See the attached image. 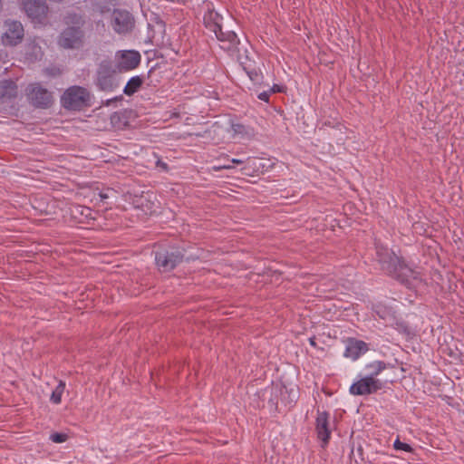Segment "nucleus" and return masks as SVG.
<instances>
[{
    "instance_id": "dca6fc26",
    "label": "nucleus",
    "mask_w": 464,
    "mask_h": 464,
    "mask_svg": "<svg viewBox=\"0 0 464 464\" xmlns=\"http://www.w3.org/2000/svg\"><path fill=\"white\" fill-rule=\"evenodd\" d=\"M143 83V77L140 75L132 76L123 89L124 94L130 96L133 95L141 87Z\"/></svg>"
},
{
    "instance_id": "423d86ee",
    "label": "nucleus",
    "mask_w": 464,
    "mask_h": 464,
    "mask_svg": "<svg viewBox=\"0 0 464 464\" xmlns=\"http://www.w3.org/2000/svg\"><path fill=\"white\" fill-rule=\"evenodd\" d=\"M183 255L178 250H160L155 254V261L162 272L172 270L182 260Z\"/></svg>"
},
{
    "instance_id": "473e14b6",
    "label": "nucleus",
    "mask_w": 464,
    "mask_h": 464,
    "mask_svg": "<svg viewBox=\"0 0 464 464\" xmlns=\"http://www.w3.org/2000/svg\"><path fill=\"white\" fill-rule=\"evenodd\" d=\"M309 343L312 346H315V341H314V338H310L309 339Z\"/></svg>"
},
{
    "instance_id": "c85d7f7f",
    "label": "nucleus",
    "mask_w": 464,
    "mask_h": 464,
    "mask_svg": "<svg viewBox=\"0 0 464 464\" xmlns=\"http://www.w3.org/2000/svg\"><path fill=\"white\" fill-rule=\"evenodd\" d=\"M157 166L163 170H168V164L160 160L157 161Z\"/></svg>"
},
{
    "instance_id": "f8f14e48",
    "label": "nucleus",
    "mask_w": 464,
    "mask_h": 464,
    "mask_svg": "<svg viewBox=\"0 0 464 464\" xmlns=\"http://www.w3.org/2000/svg\"><path fill=\"white\" fill-rule=\"evenodd\" d=\"M5 32L2 37L3 44L5 45H16L21 43L24 37L23 24L18 21H6Z\"/></svg>"
},
{
    "instance_id": "f3484780",
    "label": "nucleus",
    "mask_w": 464,
    "mask_h": 464,
    "mask_svg": "<svg viewBox=\"0 0 464 464\" xmlns=\"http://www.w3.org/2000/svg\"><path fill=\"white\" fill-rule=\"evenodd\" d=\"M386 369V363L382 361L372 362L365 366V370L368 372L367 377L376 378L383 370Z\"/></svg>"
},
{
    "instance_id": "7ed1b4c3",
    "label": "nucleus",
    "mask_w": 464,
    "mask_h": 464,
    "mask_svg": "<svg viewBox=\"0 0 464 464\" xmlns=\"http://www.w3.org/2000/svg\"><path fill=\"white\" fill-rule=\"evenodd\" d=\"M90 98L91 95L87 89L81 86H72L64 92L61 102L66 109L80 110L89 104Z\"/></svg>"
},
{
    "instance_id": "6e6552de",
    "label": "nucleus",
    "mask_w": 464,
    "mask_h": 464,
    "mask_svg": "<svg viewBox=\"0 0 464 464\" xmlns=\"http://www.w3.org/2000/svg\"><path fill=\"white\" fill-rule=\"evenodd\" d=\"M382 389V382L376 378L364 376L354 382L349 389L353 395L361 396L376 392Z\"/></svg>"
},
{
    "instance_id": "9d476101",
    "label": "nucleus",
    "mask_w": 464,
    "mask_h": 464,
    "mask_svg": "<svg viewBox=\"0 0 464 464\" xmlns=\"http://www.w3.org/2000/svg\"><path fill=\"white\" fill-rule=\"evenodd\" d=\"M315 430L318 440L322 442V447H325L329 442L332 433L330 414L328 412L317 411Z\"/></svg>"
},
{
    "instance_id": "4468645a",
    "label": "nucleus",
    "mask_w": 464,
    "mask_h": 464,
    "mask_svg": "<svg viewBox=\"0 0 464 464\" xmlns=\"http://www.w3.org/2000/svg\"><path fill=\"white\" fill-rule=\"evenodd\" d=\"M367 351L368 345L365 342L352 338L346 342L343 356L355 361Z\"/></svg>"
},
{
    "instance_id": "393cba45",
    "label": "nucleus",
    "mask_w": 464,
    "mask_h": 464,
    "mask_svg": "<svg viewBox=\"0 0 464 464\" xmlns=\"http://www.w3.org/2000/svg\"><path fill=\"white\" fill-rule=\"evenodd\" d=\"M72 212L80 213L81 215L84 216L85 218H88L92 214V210L90 208L82 207V206H76L74 208V210Z\"/></svg>"
},
{
    "instance_id": "ddd939ff",
    "label": "nucleus",
    "mask_w": 464,
    "mask_h": 464,
    "mask_svg": "<svg viewBox=\"0 0 464 464\" xmlns=\"http://www.w3.org/2000/svg\"><path fill=\"white\" fill-rule=\"evenodd\" d=\"M203 24L209 32H218L223 17L214 9L212 3L204 5Z\"/></svg>"
},
{
    "instance_id": "a211bd4d",
    "label": "nucleus",
    "mask_w": 464,
    "mask_h": 464,
    "mask_svg": "<svg viewBox=\"0 0 464 464\" xmlns=\"http://www.w3.org/2000/svg\"><path fill=\"white\" fill-rule=\"evenodd\" d=\"M231 130L234 136H240L242 138H251L255 134L252 128L240 123H233L231 125Z\"/></svg>"
},
{
    "instance_id": "cd10ccee",
    "label": "nucleus",
    "mask_w": 464,
    "mask_h": 464,
    "mask_svg": "<svg viewBox=\"0 0 464 464\" xmlns=\"http://www.w3.org/2000/svg\"><path fill=\"white\" fill-rule=\"evenodd\" d=\"M258 99L263 102H268L269 100V93L267 92H263L258 94Z\"/></svg>"
},
{
    "instance_id": "c9c22d12",
    "label": "nucleus",
    "mask_w": 464,
    "mask_h": 464,
    "mask_svg": "<svg viewBox=\"0 0 464 464\" xmlns=\"http://www.w3.org/2000/svg\"><path fill=\"white\" fill-rule=\"evenodd\" d=\"M120 99H121V96H120V97H115V99H114V100H120Z\"/></svg>"
},
{
    "instance_id": "2f4dec72",
    "label": "nucleus",
    "mask_w": 464,
    "mask_h": 464,
    "mask_svg": "<svg viewBox=\"0 0 464 464\" xmlns=\"http://www.w3.org/2000/svg\"><path fill=\"white\" fill-rule=\"evenodd\" d=\"M271 92H281V88L278 85L275 84L272 87Z\"/></svg>"
},
{
    "instance_id": "0eeeda50",
    "label": "nucleus",
    "mask_w": 464,
    "mask_h": 464,
    "mask_svg": "<svg viewBox=\"0 0 464 464\" xmlns=\"http://www.w3.org/2000/svg\"><path fill=\"white\" fill-rule=\"evenodd\" d=\"M26 95L30 102L41 108H47L52 103V94L39 83L30 84L26 89Z\"/></svg>"
},
{
    "instance_id": "39448f33",
    "label": "nucleus",
    "mask_w": 464,
    "mask_h": 464,
    "mask_svg": "<svg viewBox=\"0 0 464 464\" xmlns=\"http://www.w3.org/2000/svg\"><path fill=\"white\" fill-rule=\"evenodd\" d=\"M111 25L116 34L125 35L134 29L135 19L127 10L115 9L111 14Z\"/></svg>"
},
{
    "instance_id": "c756f323",
    "label": "nucleus",
    "mask_w": 464,
    "mask_h": 464,
    "mask_svg": "<svg viewBox=\"0 0 464 464\" xmlns=\"http://www.w3.org/2000/svg\"><path fill=\"white\" fill-rule=\"evenodd\" d=\"M227 161L233 166V164H241L243 163V160H239V159H230V160H227Z\"/></svg>"
},
{
    "instance_id": "f257e3e1",
    "label": "nucleus",
    "mask_w": 464,
    "mask_h": 464,
    "mask_svg": "<svg viewBox=\"0 0 464 464\" xmlns=\"http://www.w3.org/2000/svg\"><path fill=\"white\" fill-rule=\"evenodd\" d=\"M376 255L382 269L392 276H395L409 288H416L421 283L419 272L405 265L399 256L387 246L377 244Z\"/></svg>"
},
{
    "instance_id": "bb28decb",
    "label": "nucleus",
    "mask_w": 464,
    "mask_h": 464,
    "mask_svg": "<svg viewBox=\"0 0 464 464\" xmlns=\"http://www.w3.org/2000/svg\"><path fill=\"white\" fill-rule=\"evenodd\" d=\"M233 168V166L227 161V163H222V164H218V165H215L213 166V169L215 170H221V169H229Z\"/></svg>"
},
{
    "instance_id": "a878e982",
    "label": "nucleus",
    "mask_w": 464,
    "mask_h": 464,
    "mask_svg": "<svg viewBox=\"0 0 464 464\" xmlns=\"http://www.w3.org/2000/svg\"><path fill=\"white\" fill-rule=\"evenodd\" d=\"M114 194V190L111 188H107L104 191H102L99 193V197L101 200H105L107 198H110Z\"/></svg>"
},
{
    "instance_id": "72a5a7b5",
    "label": "nucleus",
    "mask_w": 464,
    "mask_h": 464,
    "mask_svg": "<svg viewBox=\"0 0 464 464\" xmlns=\"http://www.w3.org/2000/svg\"><path fill=\"white\" fill-rule=\"evenodd\" d=\"M46 72H47L48 74H51V75H54L55 74V72H50L49 70H46Z\"/></svg>"
},
{
    "instance_id": "4be33fe9",
    "label": "nucleus",
    "mask_w": 464,
    "mask_h": 464,
    "mask_svg": "<svg viewBox=\"0 0 464 464\" xmlns=\"http://www.w3.org/2000/svg\"><path fill=\"white\" fill-rule=\"evenodd\" d=\"M53 443H63L68 440V435L63 432H53L49 437Z\"/></svg>"
},
{
    "instance_id": "2eb2a0df",
    "label": "nucleus",
    "mask_w": 464,
    "mask_h": 464,
    "mask_svg": "<svg viewBox=\"0 0 464 464\" xmlns=\"http://www.w3.org/2000/svg\"><path fill=\"white\" fill-rule=\"evenodd\" d=\"M217 40L220 42L221 48L224 50H230L237 46L239 43L237 35L233 31H222V26L218 28V32H213Z\"/></svg>"
},
{
    "instance_id": "5701e85b",
    "label": "nucleus",
    "mask_w": 464,
    "mask_h": 464,
    "mask_svg": "<svg viewBox=\"0 0 464 464\" xmlns=\"http://www.w3.org/2000/svg\"><path fill=\"white\" fill-rule=\"evenodd\" d=\"M244 69L252 82H257L260 80L261 75L256 69H247L246 67Z\"/></svg>"
},
{
    "instance_id": "20e7f679",
    "label": "nucleus",
    "mask_w": 464,
    "mask_h": 464,
    "mask_svg": "<svg viewBox=\"0 0 464 464\" xmlns=\"http://www.w3.org/2000/svg\"><path fill=\"white\" fill-rule=\"evenodd\" d=\"M76 26L65 29L59 37V45L65 49H72L80 46L82 39V32L80 29L82 17L73 14L68 17Z\"/></svg>"
},
{
    "instance_id": "1a4fd4ad",
    "label": "nucleus",
    "mask_w": 464,
    "mask_h": 464,
    "mask_svg": "<svg viewBox=\"0 0 464 464\" xmlns=\"http://www.w3.org/2000/svg\"><path fill=\"white\" fill-rule=\"evenodd\" d=\"M117 68L121 72L134 70L140 63L141 56L135 50H122L116 53Z\"/></svg>"
},
{
    "instance_id": "412c9836",
    "label": "nucleus",
    "mask_w": 464,
    "mask_h": 464,
    "mask_svg": "<svg viewBox=\"0 0 464 464\" xmlns=\"http://www.w3.org/2000/svg\"><path fill=\"white\" fill-rule=\"evenodd\" d=\"M393 448H394V450H399V451H405V452H412L413 451V449L410 444L401 441L399 438H397L394 440Z\"/></svg>"
},
{
    "instance_id": "b1692460",
    "label": "nucleus",
    "mask_w": 464,
    "mask_h": 464,
    "mask_svg": "<svg viewBox=\"0 0 464 464\" xmlns=\"http://www.w3.org/2000/svg\"><path fill=\"white\" fill-rule=\"evenodd\" d=\"M3 87L5 89H10V92H6L9 96H14L16 94V85L12 81H5L3 82Z\"/></svg>"
},
{
    "instance_id": "9b49d317",
    "label": "nucleus",
    "mask_w": 464,
    "mask_h": 464,
    "mask_svg": "<svg viewBox=\"0 0 464 464\" xmlns=\"http://www.w3.org/2000/svg\"><path fill=\"white\" fill-rule=\"evenodd\" d=\"M23 7L33 22L41 24L47 14V5L44 0H22Z\"/></svg>"
},
{
    "instance_id": "aec40b11",
    "label": "nucleus",
    "mask_w": 464,
    "mask_h": 464,
    "mask_svg": "<svg viewBox=\"0 0 464 464\" xmlns=\"http://www.w3.org/2000/svg\"><path fill=\"white\" fill-rule=\"evenodd\" d=\"M375 312L378 316L383 319L385 322L392 323L393 321V314L391 310L386 307H376Z\"/></svg>"
},
{
    "instance_id": "f03ea898",
    "label": "nucleus",
    "mask_w": 464,
    "mask_h": 464,
    "mask_svg": "<svg viewBox=\"0 0 464 464\" xmlns=\"http://www.w3.org/2000/svg\"><path fill=\"white\" fill-rule=\"evenodd\" d=\"M95 85L102 92H114L120 85L117 80L115 70L110 62H102L95 74Z\"/></svg>"
},
{
    "instance_id": "7c9ffc66",
    "label": "nucleus",
    "mask_w": 464,
    "mask_h": 464,
    "mask_svg": "<svg viewBox=\"0 0 464 464\" xmlns=\"http://www.w3.org/2000/svg\"><path fill=\"white\" fill-rule=\"evenodd\" d=\"M34 56H35V58H37V57H38V55H40V56L42 55V51H41V48H40V47H36V46H34Z\"/></svg>"
},
{
    "instance_id": "f704fd0d",
    "label": "nucleus",
    "mask_w": 464,
    "mask_h": 464,
    "mask_svg": "<svg viewBox=\"0 0 464 464\" xmlns=\"http://www.w3.org/2000/svg\"><path fill=\"white\" fill-rule=\"evenodd\" d=\"M111 102V100H108L106 104L109 105Z\"/></svg>"
},
{
    "instance_id": "6ab92c4d",
    "label": "nucleus",
    "mask_w": 464,
    "mask_h": 464,
    "mask_svg": "<svg viewBox=\"0 0 464 464\" xmlns=\"http://www.w3.org/2000/svg\"><path fill=\"white\" fill-rule=\"evenodd\" d=\"M64 390H65V382L63 381H60L51 394V397H50L51 402H53L54 404L61 403Z\"/></svg>"
}]
</instances>
